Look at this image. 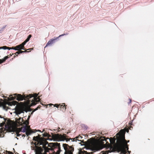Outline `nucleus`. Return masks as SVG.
I'll use <instances>...</instances> for the list:
<instances>
[{
  "instance_id": "aec40b11",
  "label": "nucleus",
  "mask_w": 154,
  "mask_h": 154,
  "mask_svg": "<svg viewBox=\"0 0 154 154\" xmlns=\"http://www.w3.org/2000/svg\"><path fill=\"white\" fill-rule=\"evenodd\" d=\"M26 42H27L25 41L23 42L21 44L23 48H24V45L26 44Z\"/></svg>"
},
{
  "instance_id": "7ed1b4c3",
  "label": "nucleus",
  "mask_w": 154,
  "mask_h": 154,
  "mask_svg": "<svg viewBox=\"0 0 154 154\" xmlns=\"http://www.w3.org/2000/svg\"><path fill=\"white\" fill-rule=\"evenodd\" d=\"M103 148V145L102 144L96 142H93L88 144L85 149L86 150L94 151L101 149Z\"/></svg>"
},
{
  "instance_id": "412c9836",
  "label": "nucleus",
  "mask_w": 154,
  "mask_h": 154,
  "mask_svg": "<svg viewBox=\"0 0 154 154\" xmlns=\"http://www.w3.org/2000/svg\"><path fill=\"white\" fill-rule=\"evenodd\" d=\"M20 122H22L23 121V119L22 118H20L18 120Z\"/></svg>"
},
{
  "instance_id": "2eb2a0df",
  "label": "nucleus",
  "mask_w": 154,
  "mask_h": 154,
  "mask_svg": "<svg viewBox=\"0 0 154 154\" xmlns=\"http://www.w3.org/2000/svg\"><path fill=\"white\" fill-rule=\"evenodd\" d=\"M31 37H32L31 35H29L27 37V39L25 41L27 42L29 41L30 38Z\"/></svg>"
},
{
  "instance_id": "49530a36",
  "label": "nucleus",
  "mask_w": 154,
  "mask_h": 154,
  "mask_svg": "<svg viewBox=\"0 0 154 154\" xmlns=\"http://www.w3.org/2000/svg\"><path fill=\"white\" fill-rule=\"evenodd\" d=\"M16 138L17 140L18 139V138H17V137H16Z\"/></svg>"
},
{
  "instance_id": "e433bc0d",
  "label": "nucleus",
  "mask_w": 154,
  "mask_h": 154,
  "mask_svg": "<svg viewBox=\"0 0 154 154\" xmlns=\"http://www.w3.org/2000/svg\"><path fill=\"white\" fill-rule=\"evenodd\" d=\"M131 99H129V102L128 103H131Z\"/></svg>"
},
{
  "instance_id": "f3484780",
  "label": "nucleus",
  "mask_w": 154,
  "mask_h": 154,
  "mask_svg": "<svg viewBox=\"0 0 154 154\" xmlns=\"http://www.w3.org/2000/svg\"><path fill=\"white\" fill-rule=\"evenodd\" d=\"M48 105H50V106H51V105H53V106H54L56 107L57 108H58V107L59 106V105H57V104H55L54 105V104H51V103L49 104H48Z\"/></svg>"
},
{
  "instance_id": "9b49d317",
  "label": "nucleus",
  "mask_w": 154,
  "mask_h": 154,
  "mask_svg": "<svg viewBox=\"0 0 154 154\" xmlns=\"http://www.w3.org/2000/svg\"><path fill=\"white\" fill-rule=\"evenodd\" d=\"M79 154H91V153L86 151L81 150L79 151Z\"/></svg>"
},
{
  "instance_id": "0eeeda50",
  "label": "nucleus",
  "mask_w": 154,
  "mask_h": 154,
  "mask_svg": "<svg viewBox=\"0 0 154 154\" xmlns=\"http://www.w3.org/2000/svg\"><path fill=\"white\" fill-rule=\"evenodd\" d=\"M63 36V35L62 34L60 35L58 37L54 38V39H51L50 41H49L47 43L45 47H47L48 45H49L52 44L55 42L60 37Z\"/></svg>"
},
{
  "instance_id": "473e14b6",
  "label": "nucleus",
  "mask_w": 154,
  "mask_h": 154,
  "mask_svg": "<svg viewBox=\"0 0 154 154\" xmlns=\"http://www.w3.org/2000/svg\"><path fill=\"white\" fill-rule=\"evenodd\" d=\"M30 116H28V118L27 119H28V120H29V119H30Z\"/></svg>"
},
{
  "instance_id": "bb28decb",
  "label": "nucleus",
  "mask_w": 154,
  "mask_h": 154,
  "mask_svg": "<svg viewBox=\"0 0 154 154\" xmlns=\"http://www.w3.org/2000/svg\"><path fill=\"white\" fill-rule=\"evenodd\" d=\"M6 26L5 25V26H3L2 28V30H3L4 29V28H5V27H6Z\"/></svg>"
},
{
  "instance_id": "a878e982",
  "label": "nucleus",
  "mask_w": 154,
  "mask_h": 154,
  "mask_svg": "<svg viewBox=\"0 0 154 154\" xmlns=\"http://www.w3.org/2000/svg\"><path fill=\"white\" fill-rule=\"evenodd\" d=\"M11 49L14 50H16V51H18V49H15L13 47L12 48H11Z\"/></svg>"
},
{
  "instance_id": "58836bf2",
  "label": "nucleus",
  "mask_w": 154,
  "mask_h": 154,
  "mask_svg": "<svg viewBox=\"0 0 154 154\" xmlns=\"http://www.w3.org/2000/svg\"><path fill=\"white\" fill-rule=\"evenodd\" d=\"M2 60V61H3V62L6 60H5L4 58Z\"/></svg>"
},
{
  "instance_id": "c85d7f7f",
  "label": "nucleus",
  "mask_w": 154,
  "mask_h": 154,
  "mask_svg": "<svg viewBox=\"0 0 154 154\" xmlns=\"http://www.w3.org/2000/svg\"><path fill=\"white\" fill-rule=\"evenodd\" d=\"M8 58V56H5V57H4V59H5V60H7Z\"/></svg>"
},
{
  "instance_id": "5701e85b",
  "label": "nucleus",
  "mask_w": 154,
  "mask_h": 154,
  "mask_svg": "<svg viewBox=\"0 0 154 154\" xmlns=\"http://www.w3.org/2000/svg\"><path fill=\"white\" fill-rule=\"evenodd\" d=\"M42 135L44 137H46L48 136V134L47 133H46L42 134Z\"/></svg>"
},
{
  "instance_id": "79ce46f5",
  "label": "nucleus",
  "mask_w": 154,
  "mask_h": 154,
  "mask_svg": "<svg viewBox=\"0 0 154 154\" xmlns=\"http://www.w3.org/2000/svg\"><path fill=\"white\" fill-rule=\"evenodd\" d=\"M3 119L5 121H5H6V119L5 118H4Z\"/></svg>"
},
{
  "instance_id": "9d476101",
  "label": "nucleus",
  "mask_w": 154,
  "mask_h": 154,
  "mask_svg": "<svg viewBox=\"0 0 154 154\" xmlns=\"http://www.w3.org/2000/svg\"><path fill=\"white\" fill-rule=\"evenodd\" d=\"M16 48L20 50H25L24 48H23V47L22 46L21 44L19 45L16 46Z\"/></svg>"
},
{
  "instance_id": "f257e3e1",
  "label": "nucleus",
  "mask_w": 154,
  "mask_h": 154,
  "mask_svg": "<svg viewBox=\"0 0 154 154\" xmlns=\"http://www.w3.org/2000/svg\"><path fill=\"white\" fill-rule=\"evenodd\" d=\"M125 132L123 131L121 133H117L116 135L117 139L116 143H115L116 139L114 138L112 141L109 139L110 143L113 144V146L109 145V147L111 149H113L116 146L118 149V152H120L121 153L124 154H130V151L128 150V145L125 139Z\"/></svg>"
},
{
  "instance_id": "09e8293b",
  "label": "nucleus",
  "mask_w": 154,
  "mask_h": 154,
  "mask_svg": "<svg viewBox=\"0 0 154 154\" xmlns=\"http://www.w3.org/2000/svg\"><path fill=\"white\" fill-rule=\"evenodd\" d=\"M15 49H17V48H16V47H15Z\"/></svg>"
},
{
  "instance_id": "423d86ee",
  "label": "nucleus",
  "mask_w": 154,
  "mask_h": 154,
  "mask_svg": "<svg viewBox=\"0 0 154 154\" xmlns=\"http://www.w3.org/2000/svg\"><path fill=\"white\" fill-rule=\"evenodd\" d=\"M26 127L27 126L25 125V127L22 129L21 131L23 133L26 132V134L27 136H28L30 135L32 133H34V132H32L30 130H28L26 128Z\"/></svg>"
},
{
  "instance_id": "f704fd0d",
  "label": "nucleus",
  "mask_w": 154,
  "mask_h": 154,
  "mask_svg": "<svg viewBox=\"0 0 154 154\" xmlns=\"http://www.w3.org/2000/svg\"><path fill=\"white\" fill-rule=\"evenodd\" d=\"M20 134H19L18 133H17V137H19V136H20Z\"/></svg>"
},
{
  "instance_id": "cd10ccee",
  "label": "nucleus",
  "mask_w": 154,
  "mask_h": 154,
  "mask_svg": "<svg viewBox=\"0 0 154 154\" xmlns=\"http://www.w3.org/2000/svg\"><path fill=\"white\" fill-rule=\"evenodd\" d=\"M3 109H4L5 110H7V109H6V107L5 106H3Z\"/></svg>"
},
{
  "instance_id": "f8f14e48",
  "label": "nucleus",
  "mask_w": 154,
  "mask_h": 154,
  "mask_svg": "<svg viewBox=\"0 0 154 154\" xmlns=\"http://www.w3.org/2000/svg\"><path fill=\"white\" fill-rule=\"evenodd\" d=\"M5 128L9 131H11V128H12V127L11 125H5Z\"/></svg>"
},
{
  "instance_id": "ea45409f",
  "label": "nucleus",
  "mask_w": 154,
  "mask_h": 154,
  "mask_svg": "<svg viewBox=\"0 0 154 154\" xmlns=\"http://www.w3.org/2000/svg\"><path fill=\"white\" fill-rule=\"evenodd\" d=\"M62 35H63V36H64V35H67V34H63Z\"/></svg>"
},
{
  "instance_id": "a19ab883",
  "label": "nucleus",
  "mask_w": 154,
  "mask_h": 154,
  "mask_svg": "<svg viewBox=\"0 0 154 154\" xmlns=\"http://www.w3.org/2000/svg\"><path fill=\"white\" fill-rule=\"evenodd\" d=\"M31 49H30V48H29V49H28L27 50H31Z\"/></svg>"
},
{
  "instance_id": "c756f323",
  "label": "nucleus",
  "mask_w": 154,
  "mask_h": 154,
  "mask_svg": "<svg viewBox=\"0 0 154 154\" xmlns=\"http://www.w3.org/2000/svg\"><path fill=\"white\" fill-rule=\"evenodd\" d=\"M11 48H9L8 47H7V49H8L9 50H10L11 49Z\"/></svg>"
},
{
  "instance_id": "4c0bfd02",
  "label": "nucleus",
  "mask_w": 154,
  "mask_h": 154,
  "mask_svg": "<svg viewBox=\"0 0 154 154\" xmlns=\"http://www.w3.org/2000/svg\"><path fill=\"white\" fill-rule=\"evenodd\" d=\"M2 60V61H3V62L6 60H5L4 58Z\"/></svg>"
},
{
  "instance_id": "2f4dec72",
  "label": "nucleus",
  "mask_w": 154,
  "mask_h": 154,
  "mask_svg": "<svg viewBox=\"0 0 154 154\" xmlns=\"http://www.w3.org/2000/svg\"><path fill=\"white\" fill-rule=\"evenodd\" d=\"M3 61H2V60H0V64H1L2 63H3Z\"/></svg>"
},
{
  "instance_id": "20e7f679",
  "label": "nucleus",
  "mask_w": 154,
  "mask_h": 154,
  "mask_svg": "<svg viewBox=\"0 0 154 154\" xmlns=\"http://www.w3.org/2000/svg\"><path fill=\"white\" fill-rule=\"evenodd\" d=\"M66 135L65 134L62 135L59 134H55L52 135V139L50 140H53L54 141H64L66 140Z\"/></svg>"
},
{
  "instance_id": "4468645a",
  "label": "nucleus",
  "mask_w": 154,
  "mask_h": 154,
  "mask_svg": "<svg viewBox=\"0 0 154 154\" xmlns=\"http://www.w3.org/2000/svg\"><path fill=\"white\" fill-rule=\"evenodd\" d=\"M54 144H55L56 146L58 147L59 150L60 151V143H54Z\"/></svg>"
},
{
  "instance_id": "39448f33",
  "label": "nucleus",
  "mask_w": 154,
  "mask_h": 154,
  "mask_svg": "<svg viewBox=\"0 0 154 154\" xmlns=\"http://www.w3.org/2000/svg\"><path fill=\"white\" fill-rule=\"evenodd\" d=\"M63 146L65 150L64 154H73L74 148L66 144H63Z\"/></svg>"
},
{
  "instance_id": "6e6552de",
  "label": "nucleus",
  "mask_w": 154,
  "mask_h": 154,
  "mask_svg": "<svg viewBox=\"0 0 154 154\" xmlns=\"http://www.w3.org/2000/svg\"><path fill=\"white\" fill-rule=\"evenodd\" d=\"M24 111L27 112L28 111L24 109L17 108L15 110V113L17 115H18L20 114L21 113H24Z\"/></svg>"
},
{
  "instance_id": "7c9ffc66",
  "label": "nucleus",
  "mask_w": 154,
  "mask_h": 154,
  "mask_svg": "<svg viewBox=\"0 0 154 154\" xmlns=\"http://www.w3.org/2000/svg\"><path fill=\"white\" fill-rule=\"evenodd\" d=\"M83 125H84V126H85V129H87V126H85V125H82V126H83Z\"/></svg>"
},
{
  "instance_id": "c03bdc74",
  "label": "nucleus",
  "mask_w": 154,
  "mask_h": 154,
  "mask_svg": "<svg viewBox=\"0 0 154 154\" xmlns=\"http://www.w3.org/2000/svg\"><path fill=\"white\" fill-rule=\"evenodd\" d=\"M33 112H32L31 113V115L33 113Z\"/></svg>"
},
{
  "instance_id": "393cba45",
  "label": "nucleus",
  "mask_w": 154,
  "mask_h": 154,
  "mask_svg": "<svg viewBox=\"0 0 154 154\" xmlns=\"http://www.w3.org/2000/svg\"><path fill=\"white\" fill-rule=\"evenodd\" d=\"M5 124V122H2V123H1L0 124V126L1 127H2Z\"/></svg>"
},
{
  "instance_id": "ddd939ff",
  "label": "nucleus",
  "mask_w": 154,
  "mask_h": 154,
  "mask_svg": "<svg viewBox=\"0 0 154 154\" xmlns=\"http://www.w3.org/2000/svg\"><path fill=\"white\" fill-rule=\"evenodd\" d=\"M27 52H28L26 51H19L17 52H16V54H20L22 53H23Z\"/></svg>"
},
{
  "instance_id": "dca6fc26",
  "label": "nucleus",
  "mask_w": 154,
  "mask_h": 154,
  "mask_svg": "<svg viewBox=\"0 0 154 154\" xmlns=\"http://www.w3.org/2000/svg\"><path fill=\"white\" fill-rule=\"evenodd\" d=\"M29 120H28L27 119V120H26L25 121H24L23 123L26 125H26H26H27L28 124H29Z\"/></svg>"
},
{
  "instance_id": "a211bd4d",
  "label": "nucleus",
  "mask_w": 154,
  "mask_h": 154,
  "mask_svg": "<svg viewBox=\"0 0 154 154\" xmlns=\"http://www.w3.org/2000/svg\"><path fill=\"white\" fill-rule=\"evenodd\" d=\"M7 47L6 46H3L2 47H0V50L3 49L4 50H6L7 49Z\"/></svg>"
},
{
  "instance_id": "b1692460",
  "label": "nucleus",
  "mask_w": 154,
  "mask_h": 154,
  "mask_svg": "<svg viewBox=\"0 0 154 154\" xmlns=\"http://www.w3.org/2000/svg\"><path fill=\"white\" fill-rule=\"evenodd\" d=\"M103 137V138H102L101 139V141H106V140L105 139V138L104 137Z\"/></svg>"
},
{
  "instance_id": "a18cd8bd",
  "label": "nucleus",
  "mask_w": 154,
  "mask_h": 154,
  "mask_svg": "<svg viewBox=\"0 0 154 154\" xmlns=\"http://www.w3.org/2000/svg\"><path fill=\"white\" fill-rule=\"evenodd\" d=\"M0 118H2V117H1V116H0Z\"/></svg>"
},
{
  "instance_id": "4be33fe9",
  "label": "nucleus",
  "mask_w": 154,
  "mask_h": 154,
  "mask_svg": "<svg viewBox=\"0 0 154 154\" xmlns=\"http://www.w3.org/2000/svg\"><path fill=\"white\" fill-rule=\"evenodd\" d=\"M63 104H64V106H63V105H61L60 106V108H63V109L65 108V109H66L65 105V104L63 103Z\"/></svg>"
},
{
  "instance_id": "3c124183",
  "label": "nucleus",
  "mask_w": 154,
  "mask_h": 154,
  "mask_svg": "<svg viewBox=\"0 0 154 154\" xmlns=\"http://www.w3.org/2000/svg\"><path fill=\"white\" fill-rule=\"evenodd\" d=\"M23 136L25 137V136L24 135H23Z\"/></svg>"
},
{
  "instance_id": "603ef678",
  "label": "nucleus",
  "mask_w": 154,
  "mask_h": 154,
  "mask_svg": "<svg viewBox=\"0 0 154 154\" xmlns=\"http://www.w3.org/2000/svg\"><path fill=\"white\" fill-rule=\"evenodd\" d=\"M0 60H1L0 59Z\"/></svg>"
},
{
  "instance_id": "de8ad7c7",
  "label": "nucleus",
  "mask_w": 154,
  "mask_h": 154,
  "mask_svg": "<svg viewBox=\"0 0 154 154\" xmlns=\"http://www.w3.org/2000/svg\"><path fill=\"white\" fill-rule=\"evenodd\" d=\"M129 142V140H128V141L127 142H128H128Z\"/></svg>"
},
{
  "instance_id": "f03ea898",
  "label": "nucleus",
  "mask_w": 154,
  "mask_h": 154,
  "mask_svg": "<svg viewBox=\"0 0 154 154\" xmlns=\"http://www.w3.org/2000/svg\"><path fill=\"white\" fill-rule=\"evenodd\" d=\"M14 97H11L12 100L16 99L18 101H22L23 100H25L28 99L27 101V104L28 105L30 106L35 105L36 104V102H38L40 101V99L39 97H37L38 94H35L34 95L31 94L26 96L24 95L23 96L20 94H14Z\"/></svg>"
},
{
  "instance_id": "37998d69",
  "label": "nucleus",
  "mask_w": 154,
  "mask_h": 154,
  "mask_svg": "<svg viewBox=\"0 0 154 154\" xmlns=\"http://www.w3.org/2000/svg\"><path fill=\"white\" fill-rule=\"evenodd\" d=\"M3 31L2 30V29H0V32L1 31Z\"/></svg>"
},
{
  "instance_id": "c9c22d12",
  "label": "nucleus",
  "mask_w": 154,
  "mask_h": 154,
  "mask_svg": "<svg viewBox=\"0 0 154 154\" xmlns=\"http://www.w3.org/2000/svg\"><path fill=\"white\" fill-rule=\"evenodd\" d=\"M44 130L42 132H41L40 130H38L37 131H38V132H42L43 131H44Z\"/></svg>"
},
{
  "instance_id": "8fccbe9b",
  "label": "nucleus",
  "mask_w": 154,
  "mask_h": 154,
  "mask_svg": "<svg viewBox=\"0 0 154 154\" xmlns=\"http://www.w3.org/2000/svg\"><path fill=\"white\" fill-rule=\"evenodd\" d=\"M37 108L36 109H35V110H37Z\"/></svg>"
},
{
  "instance_id": "6ab92c4d",
  "label": "nucleus",
  "mask_w": 154,
  "mask_h": 154,
  "mask_svg": "<svg viewBox=\"0 0 154 154\" xmlns=\"http://www.w3.org/2000/svg\"><path fill=\"white\" fill-rule=\"evenodd\" d=\"M8 105L10 106H12V105L14 106L15 105L14 103L13 102H9L8 103Z\"/></svg>"
},
{
  "instance_id": "1a4fd4ad",
  "label": "nucleus",
  "mask_w": 154,
  "mask_h": 154,
  "mask_svg": "<svg viewBox=\"0 0 154 154\" xmlns=\"http://www.w3.org/2000/svg\"><path fill=\"white\" fill-rule=\"evenodd\" d=\"M82 137L81 136H79L78 137H76L73 138H70V139L72 140V141L76 142V141H81V140H77V139L78 138L79 139H82Z\"/></svg>"
},
{
  "instance_id": "72a5a7b5",
  "label": "nucleus",
  "mask_w": 154,
  "mask_h": 154,
  "mask_svg": "<svg viewBox=\"0 0 154 154\" xmlns=\"http://www.w3.org/2000/svg\"><path fill=\"white\" fill-rule=\"evenodd\" d=\"M30 116H28V118L27 119H28V120H29V119H30Z\"/></svg>"
}]
</instances>
